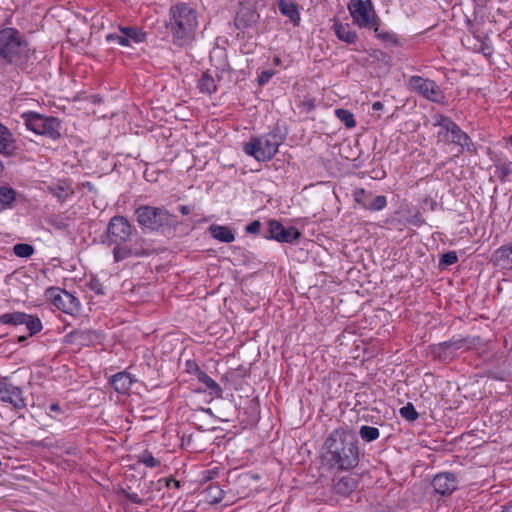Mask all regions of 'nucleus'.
I'll return each instance as SVG.
<instances>
[{
    "label": "nucleus",
    "instance_id": "nucleus-26",
    "mask_svg": "<svg viewBox=\"0 0 512 512\" xmlns=\"http://www.w3.org/2000/svg\"><path fill=\"white\" fill-rule=\"evenodd\" d=\"M199 89L201 92L211 94L216 91L215 80L209 74H203L199 80Z\"/></svg>",
    "mask_w": 512,
    "mask_h": 512
},
{
    "label": "nucleus",
    "instance_id": "nucleus-15",
    "mask_svg": "<svg viewBox=\"0 0 512 512\" xmlns=\"http://www.w3.org/2000/svg\"><path fill=\"white\" fill-rule=\"evenodd\" d=\"M463 345L464 339L446 341L435 346V348L433 349V353L435 357H438L439 359L446 361L452 358L453 353L456 350L462 348Z\"/></svg>",
    "mask_w": 512,
    "mask_h": 512
},
{
    "label": "nucleus",
    "instance_id": "nucleus-20",
    "mask_svg": "<svg viewBox=\"0 0 512 512\" xmlns=\"http://www.w3.org/2000/svg\"><path fill=\"white\" fill-rule=\"evenodd\" d=\"M336 36L348 44H353L357 40V34L353 31L348 24L335 23L333 25Z\"/></svg>",
    "mask_w": 512,
    "mask_h": 512
},
{
    "label": "nucleus",
    "instance_id": "nucleus-30",
    "mask_svg": "<svg viewBox=\"0 0 512 512\" xmlns=\"http://www.w3.org/2000/svg\"><path fill=\"white\" fill-rule=\"evenodd\" d=\"M23 325L26 326V329L29 331L30 335L38 333L42 329V324H41L40 319L33 315L27 314V319H25V322L23 323Z\"/></svg>",
    "mask_w": 512,
    "mask_h": 512
},
{
    "label": "nucleus",
    "instance_id": "nucleus-34",
    "mask_svg": "<svg viewBox=\"0 0 512 512\" xmlns=\"http://www.w3.org/2000/svg\"><path fill=\"white\" fill-rule=\"evenodd\" d=\"M337 117L345 124L346 127L352 128L356 125L354 115L345 109L336 110Z\"/></svg>",
    "mask_w": 512,
    "mask_h": 512
},
{
    "label": "nucleus",
    "instance_id": "nucleus-50",
    "mask_svg": "<svg viewBox=\"0 0 512 512\" xmlns=\"http://www.w3.org/2000/svg\"><path fill=\"white\" fill-rule=\"evenodd\" d=\"M50 410L53 411V412H59L60 411V406L58 404H51L50 405Z\"/></svg>",
    "mask_w": 512,
    "mask_h": 512
},
{
    "label": "nucleus",
    "instance_id": "nucleus-3",
    "mask_svg": "<svg viewBox=\"0 0 512 512\" xmlns=\"http://www.w3.org/2000/svg\"><path fill=\"white\" fill-rule=\"evenodd\" d=\"M0 56L19 67H25L32 58H35L19 32L13 28L0 31Z\"/></svg>",
    "mask_w": 512,
    "mask_h": 512
},
{
    "label": "nucleus",
    "instance_id": "nucleus-48",
    "mask_svg": "<svg viewBox=\"0 0 512 512\" xmlns=\"http://www.w3.org/2000/svg\"><path fill=\"white\" fill-rule=\"evenodd\" d=\"M92 289H93L96 293H98V294H103V293H104V291H103V287H102V285H101V284H99V283H96V284L92 285Z\"/></svg>",
    "mask_w": 512,
    "mask_h": 512
},
{
    "label": "nucleus",
    "instance_id": "nucleus-33",
    "mask_svg": "<svg viewBox=\"0 0 512 512\" xmlns=\"http://www.w3.org/2000/svg\"><path fill=\"white\" fill-rule=\"evenodd\" d=\"M13 252L18 257L27 258L33 254L34 248L30 244L19 243L14 245Z\"/></svg>",
    "mask_w": 512,
    "mask_h": 512
},
{
    "label": "nucleus",
    "instance_id": "nucleus-39",
    "mask_svg": "<svg viewBox=\"0 0 512 512\" xmlns=\"http://www.w3.org/2000/svg\"><path fill=\"white\" fill-rule=\"evenodd\" d=\"M458 260L456 252L450 251L442 255L440 263L445 266L452 265Z\"/></svg>",
    "mask_w": 512,
    "mask_h": 512
},
{
    "label": "nucleus",
    "instance_id": "nucleus-51",
    "mask_svg": "<svg viewBox=\"0 0 512 512\" xmlns=\"http://www.w3.org/2000/svg\"><path fill=\"white\" fill-rule=\"evenodd\" d=\"M180 211H181L182 214L186 215L189 212V208L187 206H182L180 208Z\"/></svg>",
    "mask_w": 512,
    "mask_h": 512
},
{
    "label": "nucleus",
    "instance_id": "nucleus-32",
    "mask_svg": "<svg viewBox=\"0 0 512 512\" xmlns=\"http://www.w3.org/2000/svg\"><path fill=\"white\" fill-rule=\"evenodd\" d=\"M387 205L386 197L383 195H378L373 197L371 200H368L366 209L371 211H380L385 208Z\"/></svg>",
    "mask_w": 512,
    "mask_h": 512
},
{
    "label": "nucleus",
    "instance_id": "nucleus-21",
    "mask_svg": "<svg viewBox=\"0 0 512 512\" xmlns=\"http://www.w3.org/2000/svg\"><path fill=\"white\" fill-rule=\"evenodd\" d=\"M209 231L213 238L221 242L231 243L235 240L233 231L227 226L213 224L209 227Z\"/></svg>",
    "mask_w": 512,
    "mask_h": 512
},
{
    "label": "nucleus",
    "instance_id": "nucleus-41",
    "mask_svg": "<svg viewBox=\"0 0 512 512\" xmlns=\"http://www.w3.org/2000/svg\"><path fill=\"white\" fill-rule=\"evenodd\" d=\"M375 36L382 41L396 42L395 36L387 31H382L378 26V31H374Z\"/></svg>",
    "mask_w": 512,
    "mask_h": 512
},
{
    "label": "nucleus",
    "instance_id": "nucleus-47",
    "mask_svg": "<svg viewBox=\"0 0 512 512\" xmlns=\"http://www.w3.org/2000/svg\"><path fill=\"white\" fill-rule=\"evenodd\" d=\"M411 223L417 226H420L424 223V220L420 217V215H414Z\"/></svg>",
    "mask_w": 512,
    "mask_h": 512
},
{
    "label": "nucleus",
    "instance_id": "nucleus-14",
    "mask_svg": "<svg viewBox=\"0 0 512 512\" xmlns=\"http://www.w3.org/2000/svg\"><path fill=\"white\" fill-rule=\"evenodd\" d=\"M491 261L501 269L512 270V243L496 249L492 254Z\"/></svg>",
    "mask_w": 512,
    "mask_h": 512
},
{
    "label": "nucleus",
    "instance_id": "nucleus-6",
    "mask_svg": "<svg viewBox=\"0 0 512 512\" xmlns=\"http://www.w3.org/2000/svg\"><path fill=\"white\" fill-rule=\"evenodd\" d=\"M348 10L353 22L359 28L378 31L381 20L375 12L374 5L370 0H350Z\"/></svg>",
    "mask_w": 512,
    "mask_h": 512
},
{
    "label": "nucleus",
    "instance_id": "nucleus-5",
    "mask_svg": "<svg viewBox=\"0 0 512 512\" xmlns=\"http://www.w3.org/2000/svg\"><path fill=\"white\" fill-rule=\"evenodd\" d=\"M434 126L440 129L437 132L438 140L444 143H454L463 149L472 150L473 143L470 137L450 118L438 114L434 117Z\"/></svg>",
    "mask_w": 512,
    "mask_h": 512
},
{
    "label": "nucleus",
    "instance_id": "nucleus-38",
    "mask_svg": "<svg viewBox=\"0 0 512 512\" xmlns=\"http://www.w3.org/2000/svg\"><path fill=\"white\" fill-rule=\"evenodd\" d=\"M115 261H121L131 255V251L125 247H115L113 250Z\"/></svg>",
    "mask_w": 512,
    "mask_h": 512
},
{
    "label": "nucleus",
    "instance_id": "nucleus-10",
    "mask_svg": "<svg viewBox=\"0 0 512 512\" xmlns=\"http://www.w3.org/2000/svg\"><path fill=\"white\" fill-rule=\"evenodd\" d=\"M132 235V226L123 216L111 218L107 227V236L111 243L122 244L127 242Z\"/></svg>",
    "mask_w": 512,
    "mask_h": 512
},
{
    "label": "nucleus",
    "instance_id": "nucleus-1",
    "mask_svg": "<svg viewBox=\"0 0 512 512\" xmlns=\"http://www.w3.org/2000/svg\"><path fill=\"white\" fill-rule=\"evenodd\" d=\"M326 461L340 470H347L358 464L359 452L355 436L346 430H334L325 441Z\"/></svg>",
    "mask_w": 512,
    "mask_h": 512
},
{
    "label": "nucleus",
    "instance_id": "nucleus-40",
    "mask_svg": "<svg viewBox=\"0 0 512 512\" xmlns=\"http://www.w3.org/2000/svg\"><path fill=\"white\" fill-rule=\"evenodd\" d=\"M106 40L108 42H112V41H116L117 43H119L120 45L122 46H130L128 44V40H127V37H125L122 33L120 35H117V34H108L106 36Z\"/></svg>",
    "mask_w": 512,
    "mask_h": 512
},
{
    "label": "nucleus",
    "instance_id": "nucleus-8",
    "mask_svg": "<svg viewBox=\"0 0 512 512\" xmlns=\"http://www.w3.org/2000/svg\"><path fill=\"white\" fill-rule=\"evenodd\" d=\"M136 215L138 223L151 230H158L171 222L169 212L161 208L142 206L136 210Z\"/></svg>",
    "mask_w": 512,
    "mask_h": 512
},
{
    "label": "nucleus",
    "instance_id": "nucleus-23",
    "mask_svg": "<svg viewBox=\"0 0 512 512\" xmlns=\"http://www.w3.org/2000/svg\"><path fill=\"white\" fill-rule=\"evenodd\" d=\"M16 197L14 189L0 186V212L10 208Z\"/></svg>",
    "mask_w": 512,
    "mask_h": 512
},
{
    "label": "nucleus",
    "instance_id": "nucleus-9",
    "mask_svg": "<svg viewBox=\"0 0 512 512\" xmlns=\"http://www.w3.org/2000/svg\"><path fill=\"white\" fill-rule=\"evenodd\" d=\"M48 295L53 305L64 313L74 315L79 312V300L66 290L51 288L48 290Z\"/></svg>",
    "mask_w": 512,
    "mask_h": 512
},
{
    "label": "nucleus",
    "instance_id": "nucleus-19",
    "mask_svg": "<svg viewBox=\"0 0 512 512\" xmlns=\"http://www.w3.org/2000/svg\"><path fill=\"white\" fill-rule=\"evenodd\" d=\"M134 379L129 373L119 372L115 374L111 379L113 388L120 394H125L131 388Z\"/></svg>",
    "mask_w": 512,
    "mask_h": 512
},
{
    "label": "nucleus",
    "instance_id": "nucleus-11",
    "mask_svg": "<svg viewBox=\"0 0 512 512\" xmlns=\"http://www.w3.org/2000/svg\"><path fill=\"white\" fill-rule=\"evenodd\" d=\"M409 86L424 98L433 102L439 101L441 93L434 81L424 79L420 76H412L409 79Z\"/></svg>",
    "mask_w": 512,
    "mask_h": 512
},
{
    "label": "nucleus",
    "instance_id": "nucleus-24",
    "mask_svg": "<svg viewBox=\"0 0 512 512\" xmlns=\"http://www.w3.org/2000/svg\"><path fill=\"white\" fill-rule=\"evenodd\" d=\"M25 319H27V314L23 312L6 313L0 316V323L17 326L23 325Z\"/></svg>",
    "mask_w": 512,
    "mask_h": 512
},
{
    "label": "nucleus",
    "instance_id": "nucleus-44",
    "mask_svg": "<svg viewBox=\"0 0 512 512\" xmlns=\"http://www.w3.org/2000/svg\"><path fill=\"white\" fill-rule=\"evenodd\" d=\"M213 491H215L216 493H214L212 502H220L222 500V491L218 487H210L209 492L212 493Z\"/></svg>",
    "mask_w": 512,
    "mask_h": 512
},
{
    "label": "nucleus",
    "instance_id": "nucleus-12",
    "mask_svg": "<svg viewBox=\"0 0 512 512\" xmlns=\"http://www.w3.org/2000/svg\"><path fill=\"white\" fill-rule=\"evenodd\" d=\"M0 400L10 403L16 410L26 406L22 390L7 382H0Z\"/></svg>",
    "mask_w": 512,
    "mask_h": 512
},
{
    "label": "nucleus",
    "instance_id": "nucleus-54",
    "mask_svg": "<svg viewBox=\"0 0 512 512\" xmlns=\"http://www.w3.org/2000/svg\"><path fill=\"white\" fill-rule=\"evenodd\" d=\"M509 142L512 144V135L509 138Z\"/></svg>",
    "mask_w": 512,
    "mask_h": 512
},
{
    "label": "nucleus",
    "instance_id": "nucleus-13",
    "mask_svg": "<svg viewBox=\"0 0 512 512\" xmlns=\"http://www.w3.org/2000/svg\"><path fill=\"white\" fill-rule=\"evenodd\" d=\"M434 490L441 495L451 494L457 487L456 477L453 473L437 474L432 480Z\"/></svg>",
    "mask_w": 512,
    "mask_h": 512
},
{
    "label": "nucleus",
    "instance_id": "nucleus-4",
    "mask_svg": "<svg viewBox=\"0 0 512 512\" xmlns=\"http://www.w3.org/2000/svg\"><path fill=\"white\" fill-rule=\"evenodd\" d=\"M281 143L282 138L278 134L271 132L252 138L244 145V152L253 156L258 161H268L278 152Z\"/></svg>",
    "mask_w": 512,
    "mask_h": 512
},
{
    "label": "nucleus",
    "instance_id": "nucleus-28",
    "mask_svg": "<svg viewBox=\"0 0 512 512\" xmlns=\"http://www.w3.org/2000/svg\"><path fill=\"white\" fill-rule=\"evenodd\" d=\"M359 435L364 441L371 442L376 440L380 433L378 428L364 425L360 427Z\"/></svg>",
    "mask_w": 512,
    "mask_h": 512
},
{
    "label": "nucleus",
    "instance_id": "nucleus-35",
    "mask_svg": "<svg viewBox=\"0 0 512 512\" xmlns=\"http://www.w3.org/2000/svg\"><path fill=\"white\" fill-rule=\"evenodd\" d=\"M400 415L408 421H414L418 418V413L411 403H407L400 409Z\"/></svg>",
    "mask_w": 512,
    "mask_h": 512
},
{
    "label": "nucleus",
    "instance_id": "nucleus-2",
    "mask_svg": "<svg viewBox=\"0 0 512 512\" xmlns=\"http://www.w3.org/2000/svg\"><path fill=\"white\" fill-rule=\"evenodd\" d=\"M197 26V13L191 6L186 3L171 6L167 27L175 45L189 44L194 39Z\"/></svg>",
    "mask_w": 512,
    "mask_h": 512
},
{
    "label": "nucleus",
    "instance_id": "nucleus-43",
    "mask_svg": "<svg viewBox=\"0 0 512 512\" xmlns=\"http://www.w3.org/2000/svg\"><path fill=\"white\" fill-rule=\"evenodd\" d=\"M260 228H261V223L258 220H255L246 227V232L255 234V233L259 232Z\"/></svg>",
    "mask_w": 512,
    "mask_h": 512
},
{
    "label": "nucleus",
    "instance_id": "nucleus-7",
    "mask_svg": "<svg viewBox=\"0 0 512 512\" xmlns=\"http://www.w3.org/2000/svg\"><path fill=\"white\" fill-rule=\"evenodd\" d=\"M28 129L39 135H45L51 139L60 136V121L55 117H46L35 112L23 114Z\"/></svg>",
    "mask_w": 512,
    "mask_h": 512
},
{
    "label": "nucleus",
    "instance_id": "nucleus-16",
    "mask_svg": "<svg viewBox=\"0 0 512 512\" xmlns=\"http://www.w3.org/2000/svg\"><path fill=\"white\" fill-rule=\"evenodd\" d=\"M16 149L17 144L12 132L0 123V154L11 156Z\"/></svg>",
    "mask_w": 512,
    "mask_h": 512
},
{
    "label": "nucleus",
    "instance_id": "nucleus-25",
    "mask_svg": "<svg viewBox=\"0 0 512 512\" xmlns=\"http://www.w3.org/2000/svg\"><path fill=\"white\" fill-rule=\"evenodd\" d=\"M121 33L127 37L128 44L131 46V44L134 43H141L145 39V34L141 32L140 30H137L135 28H121Z\"/></svg>",
    "mask_w": 512,
    "mask_h": 512
},
{
    "label": "nucleus",
    "instance_id": "nucleus-36",
    "mask_svg": "<svg viewBox=\"0 0 512 512\" xmlns=\"http://www.w3.org/2000/svg\"><path fill=\"white\" fill-rule=\"evenodd\" d=\"M138 462L144 464L147 467L153 468L159 465V461L153 457V455L145 451L138 456Z\"/></svg>",
    "mask_w": 512,
    "mask_h": 512
},
{
    "label": "nucleus",
    "instance_id": "nucleus-37",
    "mask_svg": "<svg viewBox=\"0 0 512 512\" xmlns=\"http://www.w3.org/2000/svg\"><path fill=\"white\" fill-rule=\"evenodd\" d=\"M353 198L356 203H358L359 205L366 209L369 198L364 189L359 188L354 190Z\"/></svg>",
    "mask_w": 512,
    "mask_h": 512
},
{
    "label": "nucleus",
    "instance_id": "nucleus-22",
    "mask_svg": "<svg viewBox=\"0 0 512 512\" xmlns=\"http://www.w3.org/2000/svg\"><path fill=\"white\" fill-rule=\"evenodd\" d=\"M356 487V482L351 477H342L334 485V491L340 495L351 493Z\"/></svg>",
    "mask_w": 512,
    "mask_h": 512
},
{
    "label": "nucleus",
    "instance_id": "nucleus-27",
    "mask_svg": "<svg viewBox=\"0 0 512 512\" xmlns=\"http://www.w3.org/2000/svg\"><path fill=\"white\" fill-rule=\"evenodd\" d=\"M198 379L201 383H203L207 389L211 391V394H215L219 396L222 392V389L220 388L219 384L215 382L210 376L207 374L201 372L198 376Z\"/></svg>",
    "mask_w": 512,
    "mask_h": 512
},
{
    "label": "nucleus",
    "instance_id": "nucleus-46",
    "mask_svg": "<svg viewBox=\"0 0 512 512\" xmlns=\"http://www.w3.org/2000/svg\"><path fill=\"white\" fill-rule=\"evenodd\" d=\"M163 481L165 482L167 487H170L171 483H174V487H176V488L180 487V482L178 480H175V479H160V480H158L157 483L159 484V483H161Z\"/></svg>",
    "mask_w": 512,
    "mask_h": 512
},
{
    "label": "nucleus",
    "instance_id": "nucleus-53",
    "mask_svg": "<svg viewBox=\"0 0 512 512\" xmlns=\"http://www.w3.org/2000/svg\"><path fill=\"white\" fill-rule=\"evenodd\" d=\"M25 339H26L25 336H20L18 340L21 342V341H24Z\"/></svg>",
    "mask_w": 512,
    "mask_h": 512
},
{
    "label": "nucleus",
    "instance_id": "nucleus-18",
    "mask_svg": "<svg viewBox=\"0 0 512 512\" xmlns=\"http://www.w3.org/2000/svg\"><path fill=\"white\" fill-rule=\"evenodd\" d=\"M47 191L57 197L60 201L66 200L73 194V189L69 182L59 180L47 186Z\"/></svg>",
    "mask_w": 512,
    "mask_h": 512
},
{
    "label": "nucleus",
    "instance_id": "nucleus-49",
    "mask_svg": "<svg viewBox=\"0 0 512 512\" xmlns=\"http://www.w3.org/2000/svg\"><path fill=\"white\" fill-rule=\"evenodd\" d=\"M383 108V104L379 101L374 102L372 105V109L375 111L381 110Z\"/></svg>",
    "mask_w": 512,
    "mask_h": 512
},
{
    "label": "nucleus",
    "instance_id": "nucleus-29",
    "mask_svg": "<svg viewBox=\"0 0 512 512\" xmlns=\"http://www.w3.org/2000/svg\"><path fill=\"white\" fill-rule=\"evenodd\" d=\"M300 236V232L294 226H290L288 228L285 227L282 235L278 237V242L292 243L294 240L300 238Z\"/></svg>",
    "mask_w": 512,
    "mask_h": 512
},
{
    "label": "nucleus",
    "instance_id": "nucleus-17",
    "mask_svg": "<svg viewBox=\"0 0 512 512\" xmlns=\"http://www.w3.org/2000/svg\"><path fill=\"white\" fill-rule=\"evenodd\" d=\"M278 7L281 14L288 17L294 26H299L301 17L298 5L294 0H279Z\"/></svg>",
    "mask_w": 512,
    "mask_h": 512
},
{
    "label": "nucleus",
    "instance_id": "nucleus-31",
    "mask_svg": "<svg viewBox=\"0 0 512 512\" xmlns=\"http://www.w3.org/2000/svg\"><path fill=\"white\" fill-rule=\"evenodd\" d=\"M284 229L285 227L280 222L276 220H270L268 222L269 236H267V238H273L278 241V237L282 235Z\"/></svg>",
    "mask_w": 512,
    "mask_h": 512
},
{
    "label": "nucleus",
    "instance_id": "nucleus-42",
    "mask_svg": "<svg viewBox=\"0 0 512 512\" xmlns=\"http://www.w3.org/2000/svg\"><path fill=\"white\" fill-rule=\"evenodd\" d=\"M273 74H274V72L271 70H265V71L261 72V74L259 75V78H258L259 84L264 85L265 83H267L271 79Z\"/></svg>",
    "mask_w": 512,
    "mask_h": 512
},
{
    "label": "nucleus",
    "instance_id": "nucleus-45",
    "mask_svg": "<svg viewBox=\"0 0 512 512\" xmlns=\"http://www.w3.org/2000/svg\"><path fill=\"white\" fill-rule=\"evenodd\" d=\"M125 496L127 499H129L131 502H133L135 504L143 503V499L141 497H139V495L136 493H126Z\"/></svg>",
    "mask_w": 512,
    "mask_h": 512
},
{
    "label": "nucleus",
    "instance_id": "nucleus-52",
    "mask_svg": "<svg viewBox=\"0 0 512 512\" xmlns=\"http://www.w3.org/2000/svg\"><path fill=\"white\" fill-rule=\"evenodd\" d=\"M502 512H512V505L511 506H508V507H505Z\"/></svg>",
    "mask_w": 512,
    "mask_h": 512
}]
</instances>
